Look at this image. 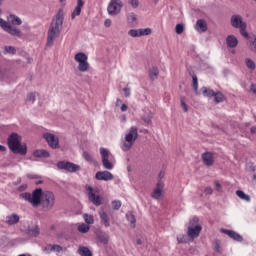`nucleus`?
<instances>
[{
	"instance_id": "f257e3e1",
	"label": "nucleus",
	"mask_w": 256,
	"mask_h": 256,
	"mask_svg": "<svg viewBox=\"0 0 256 256\" xmlns=\"http://www.w3.org/2000/svg\"><path fill=\"white\" fill-rule=\"evenodd\" d=\"M21 197L31 203L32 207L42 205L43 209H47V211L53 209V205H55V194L51 191L43 192L41 188H36L32 193H22Z\"/></svg>"
},
{
	"instance_id": "f03ea898",
	"label": "nucleus",
	"mask_w": 256,
	"mask_h": 256,
	"mask_svg": "<svg viewBox=\"0 0 256 256\" xmlns=\"http://www.w3.org/2000/svg\"><path fill=\"white\" fill-rule=\"evenodd\" d=\"M62 27H63V14L58 13L55 19H53L50 25V28L48 30L46 49H51V47H53V43H55V40L61 34Z\"/></svg>"
},
{
	"instance_id": "7ed1b4c3",
	"label": "nucleus",
	"mask_w": 256,
	"mask_h": 256,
	"mask_svg": "<svg viewBox=\"0 0 256 256\" xmlns=\"http://www.w3.org/2000/svg\"><path fill=\"white\" fill-rule=\"evenodd\" d=\"M8 22L0 18V27L3 29V31H6V33H9V35H12L13 37H23V32L19 30V28L12 26V25H21L23 21L19 16H15L13 14L8 16Z\"/></svg>"
},
{
	"instance_id": "20e7f679",
	"label": "nucleus",
	"mask_w": 256,
	"mask_h": 256,
	"mask_svg": "<svg viewBox=\"0 0 256 256\" xmlns=\"http://www.w3.org/2000/svg\"><path fill=\"white\" fill-rule=\"evenodd\" d=\"M8 147L15 155H27V144L21 143V136L17 133L8 137Z\"/></svg>"
},
{
	"instance_id": "39448f33",
	"label": "nucleus",
	"mask_w": 256,
	"mask_h": 256,
	"mask_svg": "<svg viewBox=\"0 0 256 256\" xmlns=\"http://www.w3.org/2000/svg\"><path fill=\"white\" fill-rule=\"evenodd\" d=\"M203 231V226L199 224V218L197 216L192 217L187 225V237L190 241H195Z\"/></svg>"
},
{
	"instance_id": "423d86ee",
	"label": "nucleus",
	"mask_w": 256,
	"mask_h": 256,
	"mask_svg": "<svg viewBox=\"0 0 256 256\" xmlns=\"http://www.w3.org/2000/svg\"><path fill=\"white\" fill-rule=\"evenodd\" d=\"M139 137V132L137 127L132 126L131 128H129V130L126 132L123 143L121 145V149L124 152L129 151V149H131L135 143V141H137V138Z\"/></svg>"
},
{
	"instance_id": "0eeeda50",
	"label": "nucleus",
	"mask_w": 256,
	"mask_h": 256,
	"mask_svg": "<svg viewBox=\"0 0 256 256\" xmlns=\"http://www.w3.org/2000/svg\"><path fill=\"white\" fill-rule=\"evenodd\" d=\"M231 25L235 29H239L242 37H249L247 33V23L243 22V17L241 15H233L231 17Z\"/></svg>"
},
{
	"instance_id": "6e6552de",
	"label": "nucleus",
	"mask_w": 256,
	"mask_h": 256,
	"mask_svg": "<svg viewBox=\"0 0 256 256\" xmlns=\"http://www.w3.org/2000/svg\"><path fill=\"white\" fill-rule=\"evenodd\" d=\"M87 193H88V199L93 203V205H96V207H99L103 204V198L101 197V194L99 192V189L93 188L91 186L86 187Z\"/></svg>"
},
{
	"instance_id": "1a4fd4ad",
	"label": "nucleus",
	"mask_w": 256,
	"mask_h": 256,
	"mask_svg": "<svg viewBox=\"0 0 256 256\" xmlns=\"http://www.w3.org/2000/svg\"><path fill=\"white\" fill-rule=\"evenodd\" d=\"M56 167L60 171H67V173H77V171H81V166L69 161H59Z\"/></svg>"
},
{
	"instance_id": "9d476101",
	"label": "nucleus",
	"mask_w": 256,
	"mask_h": 256,
	"mask_svg": "<svg viewBox=\"0 0 256 256\" xmlns=\"http://www.w3.org/2000/svg\"><path fill=\"white\" fill-rule=\"evenodd\" d=\"M74 59L76 61V63H78V71H81V73H85V71H89V62L88 57L86 56L85 53L80 52L77 53L74 56Z\"/></svg>"
},
{
	"instance_id": "9b49d317",
	"label": "nucleus",
	"mask_w": 256,
	"mask_h": 256,
	"mask_svg": "<svg viewBox=\"0 0 256 256\" xmlns=\"http://www.w3.org/2000/svg\"><path fill=\"white\" fill-rule=\"evenodd\" d=\"M121 9H123V2L121 0H111L108 7V15L115 17L121 13Z\"/></svg>"
},
{
	"instance_id": "f8f14e48",
	"label": "nucleus",
	"mask_w": 256,
	"mask_h": 256,
	"mask_svg": "<svg viewBox=\"0 0 256 256\" xmlns=\"http://www.w3.org/2000/svg\"><path fill=\"white\" fill-rule=\"evenodd\" d=\"M100 155L102 157V165L104 169H107L108 171L113 170V168L115 167V164H113V162L109 160L111 153L106 148L101 147Z\"/></svg>"
},
{
	"instance_id": "ddd939ff",
	"label": "nucleus",
	"mask_w": 256,
	"mask_h": 256,
	"mask_svg": "<svg viewBox=\"0 0 256 256\" xmlns=\"http://www.w3.org/2000/svg\"><path fill=\"white\" fill-rule=\"evenodd\" d=\"M165 189V184L163 181L159 180L156 184V187L152 191L151 197L152 199L159 200L161 197H163V191Z\"/></svg>"
},
{
	"instance_id": "4468645a",
	"label": "nucleus",
	"mask_w": 256,
	"mask_h": 256,
	"mask_svg": "<svg viewBox=\"0 0 256 256\" xmlns=\"http://www.w3.org/2000/svg\"><path fill=\"white\" fill-rule=\"evenodd\" d=\"M43 137L47 141L49 147H51L52 149L59 148V138L56 137L54 134H52V133H45L43 135Z\"/></svg>"
},
{
	"instance_id": "2eb2a0df",
	"label": "nucleus",
	"mask_w": 256,
	"mask_h": 256,
	"mask_svg": "<svg viewBox=\"0 0 256 256\" xmlns=\"http://www.w3.org/2000/svg\"><path fill=\"white\" fill-rule=\"evenodd\" d=\"M97 181H113V174L109 171H98L95 174Z\"/></svg>"
},
{
	"instance_id": "dca6fc26",
	"label": "nucleus",
	"mask_w": 256,
	"mask_h": 256,
	"mask_svg": "<svg viewBox=\"0 0 256 256\" xmlns=\"http://www.w3.org/2000/svg\"><path fill=\"white\" fill-rule=\"evenodd\" d=\"M221 233H224V235H227L230 239H233L238 243L243 241V236L233 230L221 229Z\"/></svg>"
},
{
	"instance_id": "f3484780",
	"label": "nucleus",
	"mask_w": 256,
	"mask_h": 256,
	"mask_svg": "<svg viewBox=\"0 0 256 256\" xmlns=\"http://www.w3.org/2000/svg\"><path fill=\"white\" fill-rule=\"evenodd\" d=\"M100 221L104 225V227H111V218L109 217V214L105 211L99 212Z\"/></svg>"
},
{
	"instance_id": "a211bd4d",
	"label": "nucleus",
	"mask_w": 256,
	"mask_h": 256,
	"mask_svg": "<svg viewBox=\"0 0 256 256\" xmlns=\"http://www.w3.org/2000/svg\"><path fill=\"white\" fill-rule=\"evenodd\" d=\"M83 5H85L83 0H77V6L71 14L72 19H75V17H79V15H81V9H83Z\"/></svg>"
},
{
	"instance_id": "6ab92c4d",
	"label": "nucleus",
	"mask_w": 256,
	"mask_h": 256,
	"mask_svg": "<svg viewBox=\"0 0 256 256\" xmlns=\"http://www.w3.org/2000/svg\"><path fill=\"white\" fill-rule=\"evenodd\" d=\"M226 45L230 47V49H235L237 45H239V40L234 35H229L226 38Z\"/></svg>"
},
{
	"instance_id": "aec40b11",
	"label": "nucleus",
	"mask_w": 256,
	"mask_h": 256,
	"mask_svg": "<svg viewBox=\"0 0 256 256\" xmlns=\"http://www.w3.org/2000/svg\"><path fill=\"white\" fill-rule=\"evenodd\" d=\"M202 159L204 163L208 166L211 167L213 165L215 158L213 157V153L211 152H206L202 155Z\"/></svg>"
},
{
	"instance_id": "412c9836",
	"label": "nucleus",
	"mask_w": 256,
	"mask_h": 256,
	"mask_svg": "<svg viewBox=\"0 0 256 256\" xmlns=\"http://www.w3.org/2000/svg\"><path fill=\"white\" fill-rule=\"evenodd\" d=\"M196 31H198L199 33H205V31H207V22H205V20L203 19L197 20Z\"/></svg>"
},
{
	"instance_id": "4be33fe9",
	"label": "nucleus",
	"mask_w": 256,
	"mask_h": 256,
	"mask_svg": "<svg viewBox=\"0 0 256 256\" xmlns=\"http://www.w3.org/2000/svg\"><path fill=\"white\" fill-rule=\"evenodd\" d=\"M236 195L239 197V199L245 201V203H251V196L245 194L242 190H237Z\"/></svg>"
},
{
	"instance_id": "5701e85b",
	"label": "nucleus",
	"mask_w": 256,
	"mask_h": 256,
	"mask_svg": "<svg viewBox=\"0 0 256 256\" xmlns=\"http://www.w3.org/2000/svg\"><path fill=\"white\" fill-rule=\"evenodd\" d=\"M33 155L34 157L47 159L49 157V151L40 149V150L34 151Z\"/></svg>"
},
{
	"instance_id": "b1692460",
	"label": "nucleus",
	"mask_w": 256,
	"mask_h": 256,
	"mask_svg": "<svg viewBox=\"0 0 256 256\" xmlns=\"http://www.w3.org/2000/svg\"><path fill=\"white\" fill-rule=\"evenodd\" d=\"M6 223L8 225H16V223H19V215L12 214L10 216L6 217Z\"/></svg>"
},
{
	"instance_id": "393cba45",
	"label": "nucleus",
	"mask_w": 256,
	"mask_h": 256,
	"mask_svg": "<svg viewBox=\"0 0 256 256\" xmlns=\"http://www.w3.org/2000/svg\"><path fill=\"white\" fill-rule=\"evenodd\" d=\"M78 253L81 256H93V252H91V250H89L87 247L85 246H80L78 248Z\"/></svg>"
},
{
	"instance_id": "a878e982",
	"label": "nucleus",
	"mask_w": 256,
	"mask_h": 256,
	"mask_svg": "<svg viewBox=\"0 0 256 256\" xmlns=\"http://www.w3.org/2000/svg\"><path fill=\"white\" fill-rule=\"evenodd\" d=\"M149 77H150L151 81H155V79H157V77H159V68L152 67L149 70Z\"/></svg>"
},
{
	"instance_id": "bb28decb",
	"label": "nucleus",
	"mask_w": 256,
	"mask_h": 256,
	"mask_svg": "<svg viewBox=\"0 0 256 256\" xmlns=\"http://www.w3.org/2000/svg\"><path fill=\"white\" fill-rule=\"evenodd\" d=\"M28 234L30 237H38L39 235V226L34 225L28 229Z\"/></svg>"
},
{
	"instance_id": "cd10ccee",
	"label": "nucleus",
	"mask_w": 256,
	"mask_h": 256,
	"mask_svg": "<svg viewBox=\"0 0 256 256\" xmlns=\"http://www.w3.org/2000/svg\"><path fill=\"white\" fill-rule=\"evenodd\" d=\"M127 21L128 23H130L131 25H135V23H137V14L130 12L127 15Z\"/></svg>"
},
{
	"instance_id": "c85d7f7f",
	"label": "nucleus",
	"mask_w": 256,
	"mask_h": 256,
	"mask_svg": "<svg viewBox=\"0 0 256 256\" xmlns=\"http://www.w3.org/2000/svg\"><path fill=\"white\" fill-rule=\"evenodd\" d=\"M177 241L178 243H191V239L189 238V236L183 235V234H179L177 236Z\"/></svg>"
},
{
	"instance_id": "c756f323",
	"label": "nucleus",
	"mask_w": 256,
	"mask_h": 256,
	"mask_svg": "<svg viewBox=\"0 0 256 256\" xmlns=\"http://www.w3.org/2000/svg\"><path fill=\"white\" fill-rule=\"evenodd\" d=\"M126 219L127 221H129L132 227H135V223H137V220L135 219V215H133V213L131 212L126 213Z\"/></svg>"
},
{
	"instance_id": "7c9ffc66",
	"label": "nucleus",
	"mask_w": 256,
	"mask_h": 256,
	"mask_svg": "<svg viewBox=\"0 0 256 256\" xmlns=\"http://www.w3.org/2000/svg\"><path fill=\"white\" fill-rule=\"evenodd\" d=\"M202 93L204 97H214L215 96V91L208 89L207 87L202 88Z\"/></svg>"
},
{
	"instance_id": "2f4dec72",
	"label": "nucleus",
	"mask_w": 256,
	"mask_h": 256,
	"mask_svg": "<svg viewBox=\"0 0 256 256\" xmlns=\"http://www.w3.org/2000/svg\"><path fill=\"white\" fill-rule=\"evenodd\" d=\"M214 99L216 103H223L225 101V96L221 92L214 93Z\"/></svg>"
},
{
	"instance_id": "473e14b6",
	"label": "nucleus",
	"mask_w": 256,
	"mask_h": 256,
	"mask_svg": "<svg viewBox=\"0 0 256 256\" xmlns=\"http://www.w3.org/2000/svg\"><path fill=\"white\" fill-rule=\"evenodd\" d=\"M246 66L251 70L255 71L256 65L255 62L251 58H247L245 60Z\"/></svg>"
},
{
	"instance_id": "72a5a7b5",
	"label": "nucleus",
	"mask_w": 256,
	"mask_h": 256,
	"mask_svg": "<svg viewBox=\"0 0 256 256\" xmlns=\"http://www.w3.org/2000/svg\"><path fill=\"white\" fill-rule=\"evenodd\" d=\"M83 218H84V221L85 223H87L88 225H93L95 219L93 218L92 215H89V214H84L83 215Z\"/></svg>"
},
{
	"instance_id": "f704fd0d",
	"label": "nucleus",
	"mask_w": 256,
	"mask_h": 256,
	"mask_svg": "<svg viewBox=\"0 0 256 256\" xmlns=\"http://www.w3.org/2000/svg\"><path fill=\"white\" fill-rule=\"evenodd\" d=\"M89 229H90V227H89V225H87V224H80V225L78 226V231H79V233H88V232H89Z\"/></svg>"
},
{
	"instance_id": "c9c22d12",
	"label": "nucleus",
	"mask_w": 256,
	"mask_h": 256,
	"mask_svg": "<svg viewBox=\"0 0 256 256\" xmlns=\"http://www.w3.org/2000/svg\"><path fill=\"white\" fill-rule=\"evenodd\" d=\"M128 35H130V37H141L140 29H131L128 31Z\"/></svg>"
},
{
	"instance_id": "e433bc0d",
	"label": "nucleus",
	"mask_w": 256,
	"mask_h": 256,
	"mask_svg": "<svg viewBox=\"0 0 256 256\" xmlns=\"http://www.w3.org/2000/svg\"><path fill=\"white\" fill-rule=\"evenodd\" d=\"M99 243H102L103 245H107L109 243V237L105 235L98 236Z\"/></svg>"
},
{
	"instance_id": "4c0bfd02",
	"label": "nucleus",
	"mask_w": 256,
	"mask_h": 256,
	"mask_svg": "<svg viewBox=\"0 0 256 256\" xmlns=\"http://www.w3.org/2000/svg\"><path fill=\"white\" fill-rule=\"evenodd\" d=\"M37 97V92H31L27 95V101L30 103H35V99Z\"/></svg>"
},
{
	"instance_id": "58836bf2",
	"label": "nucleus",
	"mask_w": 256,
	"mask_h": 256,
	"mask_svg": "<svg viewBox=\"0 0 256 256\" xmlns=\"http://www.w3.org/2000/svg\"><path fill=\"white\" fill-rule=\"evenodd\" d=\"M192 85H193V89L196 91L199 89V83L197 81V75H193L192 76Z\"/></svg>"
},
{
	"instance_id": "ea45409f",
	"label": "nucleus",
	"mask_w": 256,
	"mask_h": 256,
	"mask_svg": "<svg viewBox=\"0 0 256 256\" xmlns=\"http://www.w3.org/2000/svg\"><path fill=\"white\" fill-rule=\"evenodd\" d=\"M42 251L46 253V255H49V253H53V245L48 244L43 247Z\"/></svg>"
},
{
	"instance_id": "a19ab883",
	"label": "nucleus",
	"mask_w": 256,
	"mask_h": 256,
	"mask_svg": "<svg viewBox=\"0 0 256 256\" xmlns=\"http://www.w3.org/2000/svg\"><path fill=\"white\" fill-rule=\"evenodd\" d=\"M112 208L115 211H119V209H121V201H119V200L112 201Z\"/></svg>"
},
{
	"instance_id": "79ce46f5",
	"label": "nucleus",
	"mask_w": 256,
	"mask_h": 256,
	"mask_svg": "<svg viewBox=\"0 0 256 256\" xmlns=\"http://www.w3.org/2000/svg\"><path fill=\"white\" fill-rule=\"evenodd\" d=\"M4 50L6 53H9L10 55H15V53L17 52V50H15V47L13 46H6Z\"/></svg>"
},
{
	"instance_id": "37998d69",
	"label": "nucleus",
	"mask_w": 256,
	"mask_h": 256,
	"mask_svg": "<svg viewBox=\"0 0 256 256\" xmlns=\"http://www.w3.org/2000/svg\"><path fill=\"white\" fill-rule=\"evenodd\" d=\"M151 35V28L140 29V37Z\"/></svg>"
},
{
	"instance_id": "c03bdc74",
	"label": "nucleus",
	"mask_w": 256,
	"mask_h": 256,
	"mask_svg": "<svg viewBox=\"0 0 256 256\" xmlns=\"http://www.w3.org/2000/svg\"><path fill=\"white\" fill-rule=\"evenodd\" d=\"M63 247L61 245H52V253H61Z\"/></svg>"
},
{
	"instance_id": "a18cd8bd",
	"label": "nucleus",
	"mask_w": 256,
	"mask_h": 256,
	"mask_svg": "<svg viewBox=\"0 0 256 256\" xmlns=\"http://www.w3.org/2000/svg\"><path fill=\"white\" fill-rule=\"evenodd\" d=\"M175 29H176L177 35H181V33H183L184 31V26L183 24H177Z\"/></svg>"
},
{
	"instance_id": "49530a36",
	"label": "nucleus",
	"mask_w": 256,
	"mask_h": 256,
	"mask_svg": "<svg viewBox=\"0 0 256 256\" xmlns=\"http://www.w3.org/2000/svg\"><path fill=\"white\" fill-rule=\"evenodd\" d=\"M83 158L85 159V161L88 162L93 161V157L91 156V154H89V152H83Z\"/></svg>"
},
{
	"instance_id": "de8ad7c7",
	"label": "nucleus",
	"mask_w": 256,
	"mask_h": 256,
	"mask_svg": "<svg viewBox=\"0 0 256 256\" xmlns=\"http://www.w3.org/2000/svg\"><path fill=\"white\" fill-rule=\"evenodd\" d=\"M129 4L133 9H137V7H139V0H130Z\"/></svg>"
},
{
	"instance_id": "09e8293b",
	"label": "nucleus",
	"mask_w": 256,
	"mask_h": 256,
	"mask_svg": "<svg viewBox=\"0 0 256 256\" xmlns=\"http://www.w3.org/2000/svg\"><path fill=\"white\" fill-rule=\"evenodd\" d=\"M5 77H7V71H5L4 69H0V81H3Z\"/></svg>"
},
{
	"instance_id": "8fccbe9b",
	"label": "nucleus",
	"mask_w": 256,
	"mask_h": 256,
	"mask_svg": "<svg viewBox=\"0 0 256 256\" xmlns=\"http://www.w3.org/2000/svg\"><path fill=\"white\" fill-rule=\"evenodd\" d=\"M124 95L125 97H130L131 96V89L130 88H124Z\"/></svg>"
},
{
	"instance_id": "3c124183",
	"label": "nucleus",
	"mask_w": 256,
	"mask_h": 256,
	"mask_svg": "<svg viewBox=\"0 0 256 256\" xmlns=\"http://www.w3.org/2000/svg\"><path fill=\"white\" fill-rule=\"evenodd\" d=\"M181 107L183 109V111H185V113H187L188 109H187V104L185 103V100L181 99Z\"/></svg>"
},
{
	"instance_id": "603ef678",
	"label": "nucleus",
	"mask_w": 256,
	"mask_h": 256,
	"mask_svg": "<svg viewBox=\"0 0 256 256\" xmlns=\"http://www.w3.org/2000/svg\"><path fill=\"white\" fill-rule=\"evenodd\" d=\"M206 195H212L213 194V188L212 187H207L204 190Z\"/></svg>"
},
{
	"instance_id": "864d4df0",
	"label": "nucleus",
	"mask_w": 256,
	"mask_h": 256,
	"mask_svg": "<svg viewBox=\"0 0 256 256\" xmlns=\"http://www.w3.org/2000/svg\"><path fill=\"white\" fill-rule=\"evenodd\" d=\"M111 24H112L111 19H106V20L104 21V26H106V27H111Z\"/></svg>"
},
{
	"instance_id": "5fc2aeb1",
	"label": "nucleus",
	"mask_w": 256,
	"mask_h": 256,
	"mask_svg": "<svg viewBox=\"0 0 256 256\" xmlns=\"http://www.w3.org/2000/svg\"><path fill=\"white\" fill-rule=\"evenodd\" d=\"M127 109H129V107L126 104H122L120 107V110L122 111V113H125V111H127Z\"/></svg>"
},
{
	"instance_id": "6e6d98bb",
	"label": "nucleus",
	"mask_w": 256,
	"mask_h": 256,
	"mask_svg": "<svg viewBox=\"0 0 256 256\" xmlns=\"http://www.w3.org/2000/svg\"><path fill=\"white\" fill-rule=\"evenodd\" d=\"M250 91H252V93H254V95H256V84L251 85Z\"/></svg>"
},
{
	"instance_id": "4d7b16f0",
	"label": "nucleus",
	"mask_w": 256,
	"mask_h": 256,
	"mask_svg": "<svg viewBox=\"0 0 256 256\" xmlns=\"http://www.w3.org/2000/svg\"><path fill=\"white\" fill-rule=\"evenodd\" d=\"M215 187L216 191H221V184L218 181L215 182Z\"/></svg>"
},
{
	"instance_id": "13d9d810",
	"label": "nucleus",
	"mask_w": 256,
	"mask_h": 256,
	"mask_svg": "<svg viewBox=\"0 0 256 256\" xmlns=\"http://www.w3.org/2000/svg\"><path fill=\"white\" fill-rule=\"evenodd\" d=\"M27 189V184H23L18 188V191H25Z\"/></svg>"
},
{
	"instance_id": "bf43d9fd",
	"label": "nucleus",
	"mask_w": 256,
	"mask_h": 256,
	"mask_svg": "<svg viewBox=\"0 0 256 256\" xmlns=\"http://www.w3.org/2000/svg\"><path fill=\"white\" fill-rule=\"evenodd\" d=\"M122 103H123V101H121V99L117 98V100H116V107L121 106Z\"/></svg>"
},
{
	"instance_id": "052dcab7",
	"label": "nucleus",
	"mask_w": 256,
	"mask_h": 256,
	"mask_svg": "<svg viewBox=\"0 0 256 256\" xmlns=\"http://www.w3.org/2000/svg\"><path fill=\"white\" fill-rule=\"evenodd\" d=\"M7 151V147L0 145V153Z\"/></svg>"
},
{
	"instance_id": "680f3d73",
	"label": "nucleus",
	"mask_w": 256,
	"mask_h": 256,
	"mask_svg": "<svg viewBox=\"0 0 256 256\" xmlns=\"http://www.w3.org/2000/svg\"><path fill=\"white\" fill-rule=\"evenodd\" d=\"M27 177L28 179H37V175H33V174H28Z\"/></svg>"
},
{
	"instance_id": "e2e57ef3",
	"label": "nucleus",
	"mask_w": 256,
	"mask_h": 256,
	"mask_svg": "<svg viewBox=\"0 0 256 256\" xmlns=\"http://www.w3.org/2000/svg\"><path fill=\"white\" fill-rule=\"evenodd\" d=\"M21 183V177L17 178V181L14 182V185H19Z\"/></svg>"
},
{
	"instance_id": "0e129e2a",
	"label": "nucleus",
	"mask_w": 256,
	"mask_h": 256,
	"mask_svg": "<svg viewBox=\"0 0 256 256\" xmlns=\"http://www.w3.org/2000/svg\"><path fill=\"white\" fill-rule=\"evenodd\" d=\"M163 177H165V173H164V172H160V173H159V178H160V179H163Z\"/></svg>"
},
{
	"instance_id": "69168bd1",
	"label": "nucleus",
	"mask_w": 256,
	"mask_h": 256,
	"mask_svg": "<svg viewBox=\"0 0 256 256\" xmlns=\"http://www.w3.org/2000/svg\"><path fill=\"white\" fill-rule=\"evenodd\" d=\"M250 131H251V133L255 134V132H256V127H252V128L250 129Z\"/></svg>"
},
{
	"instance_id": "338daca9",
	"label": "nucleus",
	"mask_w": 256,
	"mask_h": 256,
	"mask_svg": "<svg viewBox=\"0 0 256 256\" xmlns=\"http://www.w3.org/2000/svg\"><path fill=\"white\" fill-rule=\"evenodd\" d=\"M136 243H137V245H142V244H143V242L141 241V239H138V240L136 241Z\"/></svg>"
},
{
	"instance_id": "774afa93",
	"label": "nucleus",
	"mask_w": 256,
	"mask_h": 256,
	"mask_svg": "<svg viewBox=\"0 0 256 256\" xmlns=\"http://www.w3.org/2000/svg\"><path fill=\"white\" fill-rule=\"evenodd\" d=\"M253 181L256 183V174L253 175Z\"/></svg>"
}]
</instances>
